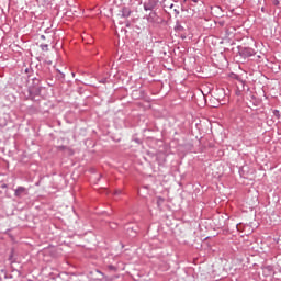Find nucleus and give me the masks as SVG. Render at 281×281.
<instances>
[{
    "instance_id": "39448f33",
    "label": "nucleus",
    "mask_w": 281,
    "mask_h": 281,
    "mask_svg": "<svg viewBox=\"0 0 281 281\" xmlns=\"http://www.w3.org/2000/svg\"><path fill=\"white\" fill-rule=\"evenodd\" d=\"M23 194H27V189H25L24 187H18L14 190V196H16L18 199H21V196H23Z\"/></svg>"
},
{
    "instance_id": "6e6552de",
    "label": "nucleus",
    "mask_w": 281,
    "mask_h": 281,
    "mask_svg": "<svg viewBox=\"0 0 281 281\" xmlns=\"http://www.w3.org/2000/svg\"><path fill=\"white\" fill-rule=\"evenodd\" d=\"M183 26L181 25V23L177 22L176 23V26H175V31L176 32H183Z\"/></svg>"
},
{
    "instance_id": "f257e3e1",
    "label": "nucleus",
    "mask_w": 281,
    "mask_h": 281,
    "mask_svg": "<svg viewBox=\"0 0 281 281\" xmlns=\"http://www.w3.org/2000/svg\"><path fill=\"white\" fill-rule=\"evenodd\" d=\"M236 85V94L240 95V93H243V91H249V86H247V83L243 80V79H238Z\"/></svg>"
},
{
    "instance_id": "f03ea898",
    "label": "nucleus",
    "mask_w": 281,
    "mask_h": 281,
    "mask_svg": "<svg viewBox=\"0 0 281 281\" xmlns=\"http://www.w3.org/2000/svg\"><path fill=\"white\" fill-rule=\"evenodd\" d=\"M159 3V0H148L147 2H144L143 8L146 12L154 10L157 8Z\"/></svg>"
},
{
    "instance_id": "9d476101",
    "label": "nucleus",
    "mask_w": 281,
    "mask_h": 281,
    "mask_svg": "<svg viewBox=\"0 0 281 281\" xmlns=\"http://www.w3.org/2000/svg\"><path fill=\"white\" fill-rule=\"evenodd\" d=\"M41 47H42L43 52H47V49H49V45H47V44H42Z\"/></svg>"
},
{
    "instance_id": "f8f14e48",
    "label": "nucleus",
    "mask_w": 281,
    "mask_h": 281,
    "mask_svg": "<svg viewBox=\"0 0 281 281\" xmlns=\"http://www.w3.org/2000/svg\"><path fill=\"white\" fill-rule=\"evenodd\" d=\"M272 5H280V0H271Z\"/></svg>"
},
{
    "instance_id": "1a4fd4ad",
    "label": "nucleus",
    "mask_w": 281,
    "mask_h": 281,
    "mask_svg": "<svg viewBox=\"0 0 281 281\" xmlns=\"http://www.w3.org/2000/svg\"><path fill=\"white\" fill-rule=\"evenodd\" d=\"M99 82H101V85H106L109 82V78L104 77V78H101L99 80Z\"/></svg>"
},
{
    "instance_id": "2eb2a0df",
    "label": "nucleus",
    "mask_w": 281,
    "mask_h": 281,
    "mask_svg": "<svg viewBox=\"0 0 281 281\" xmlns=\"http://www.w3.org/2000/svg\"><path fill=\"white\" fill-rule=\"evenodd\" d=\"M30 71H31L30 68H26V69H25V72H26V74H30Z\"/></svg>"
},
{
    "instance_id": "9b49d317",
    "label": "nucleus",
    "mask_w": 281,
    "mask_h": 281,
    "mask_svg": "<svg viewBox=\"0 0 281 281\" xmlns=\"http://www.w3.org/2000/svg\"><path fill=\"white\" fill-rule=\"evenodd\" d=\"M273 115L280 120V111L279 110H273Z\"/></svg>"
},
{
    "instance_id": "7ed1b4c3",
    "label": "nucleus",
    "mask_w": 281,
    "mask_h": 281,
    "mask_svg": "<svg viewBox=\"0 0 281 281\" xmlns=\"http://www.w3.org/2000/svg\"><path fill=\"white\" fill-rule=\"evenodd\" d=\"M240 56H243L244 58H251V56H256V50H254V48H243L240 50Z\"/></svg>"
},
{
    "instance_id": "f3484780",
    "label": "nucleus",
    "mask_w": 281,
    "mask_h": 281,
    "mask_svg": "<svg viewBox=\"0 0 281 281\" xmlns=\"http://www.w3.org/2000/svg\"><path fill=\"white\" fill-rule=\"evenodd\" d=\"M112 229H115V224L111 226Z\"/></svg>"
},
{
    "instance_id": "aec40b11",
    "label": "nucleus",
    "mask_w": 281,
    "mask_h": 281,
    "mask_svg": "<svg viewBox=\"0 0 281 281\" xmlns=\"http://www.w3.org/2000/svg\"><path fill=\"white\" fill-rule=\"evenodd\" d=\"M101 177H102V175L100 173V175H99V179H100Z\"/></svg>"
},
{
    "instance_id": "6ab92c4d",
    "label": "nucleus",
    "mask_w": 281,
    "mask_h": 281,
    "mask_svg": "<svg viewBox=\"0 0 281 281\" xmlns=\"http://www.w3.org/2000/svg\"><path fill=\"white\" fill-rule=\"evenodd\" d=\"M170 8H175V4H170Z\"/></svg>"
},
{
    "instance_id": "ddd939ff",
    "label": "nucleus",
    "mask_w": 281,
    "mask_h": 281,
    "mask_svg": "<svg viewBox=\"0 0 281 281\" xmlns=\"http://www.w3.org/2000/svg\"><path fill=\"white\" fill-rule=\"evenodd\" d=\"M173 12H175L176 16H179V10L178 9H175Z\"/></svg>"
},
{
    "instance_id": "dca6fc26",
    "label": "nucleus",
    "mask_w": 281,
    "mask_h": 281,
    "mask_svg": "<svg viewBox=\"0 0 281 281\" xmlns=\"http://www.w3.org/2000/svg\"><path fill=\"white\" fill-rule=\"evenodd\" d=\"M41 38H42L43 41H45V35H41Z\"/></svg>"
},
{
    "instance_id": "0eeeda50",
    "label": "nucleus",
    "mask_w": 281,
    "mask_h": 281,
    "mask_svg": "<svg viewBox=\"0 0 281 281\" xmlns=\"http://www.w3.org/2000/svg\"><path fill=\"white\" fill-rule=\"evenodd\" d=\"M8 120H10V115L9 114H1L0 115V126H8Z\"/></svg>"
},
{
    "instance_id": "4468645a",
    "label": "nucleus",
    "mask_w": 281,
    "mask_h": 281,
    "mask_svg": "<svg viewBox=\"0 0 281 281\" xmlns=\"http://www.w3.org/2000/svg\"><path fill=\"white\" fill-rule=\"evenodd\" d=\"M109 269L115 270V266H109Z\"/></svg>"
},
{
    "instance_id": "a211bd4d",
    "label": "nucleus",
    "mask_w": 281,
    "mask_h": 281,
    "mask_svg": "<svg viewBox=\"0 0 281 281\" xmlns=\"http://www.w3.org/2000/svg\"><path fill=\"white\" fill-rule=\"evenodd\" d=\"M112 229H115V224L111 226Z\"/></svg>"
},
{
    "instance_id": "20e7f679",
    "label": "nucleus",
    "mask_w": 281,
    "mask_h": 281,
    "mask_svg": "<svg viewBox=\"0 0 281 281\" xmlns=\"http://www.w3.org/2000/svg\"><path fill=\"white\" fill-rule=\"evenodd\" d=\"M146 19L149 23H158L159 15H157V12L153 11L148 15H146Z\"/></svg>"
},
{
    "instance_id": "423d86ee",
    "label": "nucleus",
    "mask_w": 281,
    "mask_h": 281,
    "mask_svg": "<svg viewBox=\"0 0 281 281\" xmlns=\"http://www.w3.org/2000/svg\"><path fill=\"white\" fill-rule=\"evenodd\" d=\"M121 16H122V19H128V16H131V8L123 7L121 9Z\"/></svg>"
}]
</instances>
